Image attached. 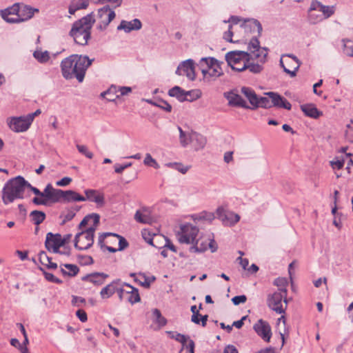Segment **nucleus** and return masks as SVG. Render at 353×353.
Masks as SVG:
<instances>
[{
    "instance_id": "nucleus-1",
    "label": "nucleus",
    "mask_w": 353,
    "mask_h": 353,
    "mask_svg": "<svg viewBox=\"0 0 353 353\" xmlns=\"http://www.w3.org/2000/svg\"><path fill=\"white\" fill-rule=\"evenodd\" d=\"M247 51L235 50L228 52L225 59L234 70L242 72L248 69L250 72L258 74L263 70L267 61L268 49L261 47L256 38H252L248 43Z\"/></svg>"
},
{
    "instance_id": "nucleus-2",
    "label": "nucleus",
    "mask_w": 353,
    "mask_h": 353,
    "mask_svg": "<svg viewBox=\"0 0 353 353\" xmlns=\"http://www.w3.org/2000/svg\"><path fill=\"white\" fill-rule=\"evenodd\" d=\"M177 239L181 243L190 245L189 251L192 253H201L208 248L214 252L218 248L213 239L201 234L199 229L192 223L181 225Z\"/></svg>"
},
{
    "instance_id": "nucleus-3",
    "label": "nucleus",
    "mask_w": 353,
    "mask_h": 353,
    "mask_svg": "<svg viewBox=\"0 0 353 353\" xmlns=\"http://www.w3.org/2000/svg\"><path fill=\"white\" fill-rule=\"evenodd\" d=\"M92 61L93 59H90L87 56L72 54L61 63L62 75L66 79L76 78L79 82H82Z\"/></svg>"
},
{
    "instance_id": "nucleus-4",
    "label": "nucleus",
    "mask_w": 353,
    "mask_h": 353,
    "mask_svg": "<svg viewBox=\"0 0 353 353\" xmlns=\"http://www.w3.org/2000/svg\"><path fill=\"white\" fill-rule=\"evenodd\" d=\"M89 221H92L93 225L79 232L75 236L74 247L79 250H88L93 245L95 228L99 223V216L97 214H93L85 216L80 223L79 226H85Z\"/></svg>"
},
{
    "instance_id": "nucleus-5",
    "label": "nucleus",
    "mask_w": 353,
    "mask_h": 353,
    "mask_svg": "<svg viewBox=\"0 0 353 353\" xmlns=\"http://www.w3.org/2000/svg\"><path fill=\"white\" fill-rule=\"evenodd\" d=\"M94 21L92 14H88L73 23L70 36L73 38L75 43L82 46L88 43Z\"/></svg>"
},
{
    "instance_id": "nucleus-6",
    "label": "nucleus",
    "mask_w": 353,
    "mask_h": 353,
    "mask_svg": "<svg viewBox=\"0 0 353 353\" xmlns=\"http://www.w3.org/2000/svg\"><path fill=\"white\" fill-rule=\"evenodd\" d=\"M26 181L22 176H17L9 180L3 189V201L6 205L18 199H23L26 190Z\"/></svg>"
},
{
    "instance_id": "nucleus-7",
    "label": "nucleus",
    "mask_w": 353,
    "mask_h": 353,
    "mask_svg": "<svg viewBox=\"0 0 353 353\" xmlns=\"http://www.w3.org/2000/svg\"><path fill=\"white\" fill-rule=\"evenodd\" d=\"M222 62L214 57H203L199 61V67L203 75V79L205 82H211L216 80L223 75L221 68Z\"/></svg>"
},
{
    "instance_id": "nucleus-8",
    "label": "nucleus",
    "mask_w": 353,
    "mask_h": 353,
    "mask_svg": "<svg viewBox=\"0 0 353 353\" xmlns=\"http://www.w3.org/2000/svg\"><path fill=\"white\" fill-rule=\"evenodd\" d=\"M287 295L288 294L285 291L283 292H274L268 294L267 298L268 306L277 314H285L288 303Z\"/></svg>"
},
{
    "instance_id": "nucleus-9",
    "label": "nucleus",
    "mask_w": 353,
    "mask_h": 353,
    "mask_svg": "<svg viewBox=\"0 0 353 353\" xmlns=\"http://www.w3.org/2000/svg\"><path fill=\"white\" fill-rule=\"evenodd\" d=\"M301 62L299 59L292 54H283L280 59V65L284 72L291 77H294L299 70Z\"/></svg>"
},
{
    "instance_id": "nucleus-10",
    "label": "nucleus",
    "mask_w": 353,
    "mask_h": 353,
    "mask_svg": "<svg viewBox=\"0 0 353 353\" xmlns=\"http://www.w3.org/2000/svg\"><path fill=\"white\" fill-rule=\"evenodd\" d=\"M6 123L12 131L17 133L26 132L32 125L26 115L8 117Z\"/></svg>"
},
{
    "instance_id": "nucleus-11",
    "label": "nucleus",
    "mask_w": 353,
    "mask_h": 353,
    "mask_svg": "<svg viewBox=\"0 0 353 353\" xmlns=\"http://www.w3.org/2000/svg\"><path fill=\"white\" fill-rule=\"evenodd\" d=\"M217 218L224 225L232 226L240 220V216L233 212L225 210L223 207H219L216 210Z\"/></svg>"
},
{
    "instance_id": "nucleus-12",
    "label": "nucleus",
    "mask_w": 353,
    "mask_h": 353,
    "mask_svg": "<svg viewBox=\"0 0 353 353\" xmlns=\"http://www.w3.org/2000/svg\"><path fill=\"white\" fill-rule=\"evenodd\" d=\"M66 239H63L61 235L59 234H52L48 232L46 234L45 245L48 250L54 253L59 252V249L63 246Z\"/></svg>"
},
{
    "instance_id": "nucleus-13",
    "label": "nucleus",
    "mask_w": 353,
    "mask_h": 353,
    "mask_svg": "<svg viewBox=\"0 0 353 353\" xmlns=\"http://www.w3.org/2000/svg\"><path fill=\"white\" fill-rule=\"evenodd\" d=\"M175 73L177 75H185L190 81L196 79L194 61L192 59H187L182 61L178 65Z\"/></svg>"
},
{
    "instance_id": "nucleus-14",
    "label": "nucleus",
    "mask_w": 353,
    "mask_h": 353,
    "mask_svg": "<svg viewBox=\"0 0 353 353\" xmlns=\"http://www.w3.org/2000/svg\"><path fill=\"white\" fill-rule=\"evenodd\" d=\"M119 280H115L103 288L100 292V296L103 299L111 297L115 292H117L119 299H123L125 289L119 287Z\"/></svg>"
},
{
    "instance_id": "nucleus-15",
    "label": "nucleus",
    "mask_w": 353,
    "mask_h": 353,
    "mask_svg": "<svg viewBox=\"0 0 353 353\" xmlns=\"http://www.w3.org/2000/svg\"><path fill=\"white\" fill-rule=\"evenodd\" d=\"M241 28L246 33L253 34L252 38L259 37L262 32V26L260 22L254 19H248L243 21Z\"/></svg>"
},
{
    "instance_id": "nucleus-16",
    "label": "nucleus",
    "mask_w": 353,
    "mask_h": 353,
    "mask_svg": "<svg viewBox=\"0 0 353 353\" xmlns=\"http://www.w3.org/2000/svg\"><path fill=\"white\" fill-rule=\"evenodd\" d=\"M110 236L114 239V241L116 242L118 241L119 248L117 250H119V251L123 250L128 246V243L124 237L114 233L105 232L101 234L98 238V244L101 248H103L104 246V240L105 238Z\"/></svg>"
},
{
    "instance_id": "nucleus-17",
    "label": "nucleus",
    "mask_w": 353,
    "mask_h": 353,
    "mask_svg": "<svg viewBox=\"0 0 353 353\" xmlns=\"http://www.w3.org/2000/svg\"><path fill=\"white\" fill-rule=\"evenodd\" d=\"M254 330L265 341L269 342L272 336L270 325L260 319L254 325Z\"/></svg>"
},
{
    "instance_id": "nucleus-18",
    "label": "nucleus",
    "mask_w": 353,
    "mask_h": 353,
    "mask_svg": "<svg viewBox=\"0 0 353 353\" xmlns=\"http://www.w3.org/2000/svg\"><path fill=\"white\" fill-rule=\"evenodd\" d=\"M19 4L15 3L11 7L1 10V17L8 23H19Z\"/></svg>"
},
{
    "instance_id": "nucleus-19",
    "label": "nucleus",
    "mask_w": 353,
    "mask_h": 353,
    "mask_svg": "<svg viewBox=\"0 0 353 353\" xmlns=\"http://www.w3.org/2000/svg\"><path fill=\"white\" fill-rule=\"evenodd\" d=\"M134 220L143 224H152L155 221L154 218L151 214L149 208H141L136 211L134 216Z\"/></svg>"
},
{
    "instance_id": "nucleus-20",
    "label": "nucleus",
    "mask_w": 353,
    "mask_h": 353,
    "mask_svg": "<svg viewBox=\"0 0 353 353\" xmlns=\"http://www.w3.org/2000/svg\"><path fill=\"white\" fill-rule=\"evenodd\" d=\"M108 277V275L103 272H93L83 276L81 278V280L85 282L90 283L94 285L99 286L105 283Z\"/></svg>"
},
{
    "instance_id": "nucleus-21",
    "label": "nucleus",
    "mask_w": 353,
    "mask_h": 353,
    "mask_svg": "<svg viewBox=\"0 0 353 353\" xmlns=\"http://www.w3.org/2000/svg\"><path fill=\"white\" fill-rule=\"evenodd\" d=\"M115 12L108 6H104L98 10V17L101 20V23L105 27L114 18Z\"/></svg>"
},
{
    "instance_id": "nucleus-22",
    "label": "nucleus",
    "mask_w": 353,
    "mask_h": 353,
    "mask_svg": "<svg viewBox=\"0 0 353 353\" xmlns=\"http://www.w3.org/2000/svg\"><path fill=\"white\" fill-rule=\"evenodd\" d=\"M142 23L138 19H134L132 21L122 20L117 27L118 30H123L126 33L131 31L139 30L141 28Z\"/></svg>"
},
{
    "instance_id": "nucleus-23",
    "label": "nucleus",
    "mask_w": 353,
    "mask_h": 353,
    "mask_svg": "<svg viewBox=\"0 0 353 353\" xmlns=\"http://www.w3.org/2000/svg\"><path fill=\"white\" fill-rule=\"evenodd\" d=\"M224 97L228 101V103L231 106L249 108L245 101L239 94L234 92H225Z\"/></svg>"
},
{
    "instance_id": "nucleus-24",
    "label": "nucleus",
    "mask_w": 353,
    "mask_h": 353,
    "mask_svg": "<svg viewBox=\"0 0 353 353\" xmlns=\"http://www.w3.org/2000/svg\"><path fill=\"white\" fill-rule=\"evenodd\" d=\"M85 194V201L94 202L99 206H102L104 204V195L97 190L88 189L84 191Z\"/></svg>"
},
{
    "instance_id": "nucleus-25",
    "label": "nucleus",
    "mask_w": 353,
    "mask_h": 353,
    "mask_svg": "<svg viewBox=\"0 0 353 353\" xmlns=\"http://www.w3.org/2000/svg\"><path fill=\"white\" fill-rule=\"evenodd\" d=\"M171 338L180 342L182 347L187 349L189 353H194V343L189 337L179 333H172Z\"/></svg>"
},
{
    "instance_id": "nucleus-26",
    "label": "nucleus",
    "mask_w": 353,
    "mask_h": 353,
    "mask_svg": "<svg viewBox=\"0 0 353 353\" xmlns=\"http://www.w3.org/2000/svg\"><path fill=\"white\" fill-rule=\"evenodd\" d=\"M268 95H270V97L272 106L283 108L286 110L291 109V104L285 98L274 92H270L268 93Z\"/></svg>"
},
{
    "instance_id": "nucleus-27",
    "label": "nucleus",
    "mask_w": 353,
    "mask_h": 353,
    "mask_svg": "<svg viewBox=\"0 0 353 353\" xmlns=\"http://www.w3.org/2000/svg\"><path fill=\"white\" fill-rule=\"evenodd\" d=\"M39 10L36 8H32L30 6H24L20 7L19 6V23L27 21L31 19L35 12H38Z\"/></svg>"
},
{
    "instance_id": "nucleus-28",
    "label": "nucleus",
    "mask_w": 353,
    "mask_h": 353,
    "mask_svg": "<svg viewBox=\"0 0 353 353\" xmlns=\"http://www.w3.org/2000/svg\"><path fill=\"white\" fill-rule=\"evenodd\" d=\"M301 110L307 117L312 119H317L323 114L313 103L303 104L301 105Z\"/></svg>"
},
{
    "instance_id": "nucleus-29",
    "label": "nucleus",
    "mask_w": 353,
    "mask_h": 353,
    "mask_svg": "<svg viewBox=\"0 0 353 353\" xmlns=\"http://www.w3.org/2000/svg\"><path fill=\"white\" fill-rule=\"evenodd\" d=\"M207 143L206 138L201 134L194 132L192 134L191 144L195 150H200L205 148Z\"/></svg>"
},
{
    "instance_id": "nucleus-30",
    "label": "nucleus",
    "mask_w": 353,
    "mask_h": 353,
    "mask_svg": "<svg viewBox=\"0 0 353 353\" xmlns=\"http://www.w3.org/2000/svg\"><path fill=\"white\" fill-rule=\"evenodd\" d=\"M85 199L84 196L80 195L75 191L73 190H63V202H77V201H85Z\"/></svg>"
},
{
    "instance_id": "nucleus-31",
    "label": "nucleus",
    "mask_w": 353,
    "mask_h": 353,
    "mask_svg": "<svg viewBox=\"0 0 353 353\" xmlns=\"http://www.w3.org/2000/svg\"><path fill=\"white\" fill-rule=\"evenodd\" d=\"M54 189L51 184H48L41 192L42 196L39 198H33L32 202L36 205H47V199Z\"/></svg>"
},
{
    "instance_id": "nucleus-32",
    "label": "nucleus",
    "mask_w": 353,
    "mask_h": 353,
    "mask_svg": "<svg viewBox=\"0 0 353 353\" xmlns=\"http://www.w3.org/2000/svg\"><path fill=\"white\" fill-rule=\"evenodd\" d=\"M241 93L248 99L250 104L253 106V109L256 108V105L259 103L258 97L255 92L250 88L242 87Z\"/></svg>"
},
{
    "instance_id": "nucleus-33",
    "label": "nucleus",
    "mask_w": 353,
    "mask_h": 353,
    "mask_svg": "<svg viewBox=\"0 0 353 353\" xmlns=\"http://www.w3.org/2000/svg\"><path fill=\"white\" fill-rule=\"evenodd\" d=\"M88 4V0H72L69 6L68 12L70 14H74L77 10L86 8Z\"/></svg>"
},
{
    "instance_id": "nucleus-34",
    "label": "nucleus",
    "mask_w": 353,
    "mask_h": 353,
    "mask_svg": "<svg viewBox=\"0 0 353 353\" xmlns=\"http://www.w3.org/2000/svg\"><path fill=\"white\" fill-rule=\"evenodd\" d=\"M141 235L143 238V239L147 242L148 244L155 247V248H160L159 245L154 243V241H157V240H159V239H157V236H159V234H156L154 233H152L149 229H143L141 231Z\"/></svg>"
},
{
    "instance_id": "nucleus-35",
    "label": "nucleus",
    "mask_w": 353,
    "mask_h": 353,
    "mask_svg": "<svg viewBox=\"0 0 353 353\" xmlns=\"http://www.w3.org/2000/svg\"><path fill=\"white\" fill-rule=\"evenodd\" d=\"M128 288L129 290H125V294H128V301L131 303L134 304L140 301V296L138 292V290L130 285L125 284Z\"/></svg>"
},
{
    "instance_id": "nucleus-36",
    "label": "nucleus",
    "mask_w": 353,
    "mask_h": 353,
    "mask_svg": "<svg viewBox=\"0 0 353 353\" xmlns=\"http://www.w3.org/2000/svg\"><path fill=\"white\" fill-rule=\"evenodd\" d=\"M61 272L63 275H67L69 276H74L79 272V268L77 265L74 264H61L60 265Z\"/></svg>"
},
{
    "instance_id": "nucleus-37",
    "label": "nucleus",
    "mask_w": 353,
    "mask_h": 353,
    "mask_svg": "<svg viewBox=\"0 0 353 353\" xmlns=\"http://www.w3.org/2000/svg\"><path fill=\"white\" fill-rule=\"evenodd\" d=\"M39 261L41 264L48 269H57V264L52 262L51 258H50L46 252L41 251L39 253Z\"/></svg>"
},
{
    "instance_id": "nucleus-38",
    "label": "nucleus",
    "mask_w": 353,
    "mask_h": 353,
    "mask_svg": "<svg viewBox=\"0 0 353 353\" xmlns=\"http://www.w3.org/2000/svg\"><path fill=\"white\" fill-rule=\"evenodd\" d=\"M168 94L170 97H176L180 101L187 100L186 91L183 90L179 86H174L169 90Z\"/></svg>"
},
{
    "instance_id": "nucleus-39",
    "label": "nucleus",
    "mask_w": 353,
    "mask_h": 353,
    "mask_svg": "<svg viewBox=\"0 0 353 353\" xmlns=\"http://www.w3.org/2000/svg\"><path fill=\"white\" fill-rule=\"evenodd\" d=\"M179 132V141L183 147H186L192 141V134L194 132L184 131L180 126H178Z\"/></svg>"
},
{
    "instance_id": "nucleus-40",
    "label": "nucleus",
    "mask_w": 353,
    "mask_h": 353,
    "mask_svg": "<svg viewBox=\"0 0 353 353\" xmlns=\"http://www.w3.org/2000/svg\"><path fill=\"white\" fill-rule=\"evenodd\" d=\"M132 92V88L128 86L117 87L112 85L106 92H103L104 95H109L111 93L120 92L121 96L127 95Z\"/></svg>"
},
{
    "instance_id": "nucleus-41",
    "label": "nucleus",
    "mask_w": 353,
    "mask_h": 353,
    "mask_svg": "<svg viewBox=\"0 0 353 353\" xmlns=\"http://www.w3.org/2000/svg\"><path fill=\"white\" fill-rule=\"evenodd\" d=\"M63 190L61 189H54L49 197L47 199V205L50 203H54L63 201Z\"/></svg>"
},
{
    "instance_id": "nucleus-42",
    "label": "nucleus",
    "mask_w": 353,
    "mask_h": 353,
    "mask_svg": "<svg viewBox=\"0 0 353 353\" xmlns=\"http://www.w3.org/2000/svg\"><path fill=\"white\" fill-rule=\"evenodd\" d=\"M30 217L34 224L39 225L45 220L46 214L41 211L34 210L30 213Z\"/></svg>"
},
{
    "instance_id": "nucleus-43",
    "label": "nucleus",
    "mask_w": 353,
    "mask_h": 353,
    "mask_svg": "<svg viewBox=\"0 0 353 353\" xmlns=\"http://www.w3.org/2000/svg\"><path fill=\"white\" fill-rule=\"evenodd\" d=\"M33 56L39 63H42L50 59V54L47 50H37L34 52Z\"/></svg>"
},
{
    "instance_id": "nucleus-44",
    "label": "nucleus",
    "mask_w": 353,
    "mask_h": 353,
    "mask_svg": "<svg viewBox=\"0 0 353 353\" xmlns=\"http://www.w3.org/2000/svg\"><path fill=\"white\" fill-rule=\"evenodd\" d=\"M274 284L278 287V292H283L284 291L288 294L287 286L288 284V280L285 278L279 277L274 280Z\"/></svg>"
},
{
    "instance_id": "nucleus-45",
    "label": "nucleus",
    "mask_w": 353,
    "mask_h": 353,
    "mask_svg": "<svg viewBox=\"0 0 353 353\" xmlns=\"http://www.w3.org/2000/svg\"><path fill=\"white\" fill-rule=\"evenodd\" d=\"M131 276L134 277V281L139 282L141 285L145 288H149L151 283V281L149 278H147L143 274H139L136 275L135 274H131Z\"/></svg>"
},
{
    "instance_id": "nucleus-46",
    "label": "nucleus",
    "mask_w": 353,
    "mask_h": 353,
    "mask_svg": "<svg viewBox=\"0 0 353 353\" xmlns=\"http://www.w3.org/2000/svg\"><path fill=\"white\" fill-rule=\"evenodd\" d=\"M143 164L145 166L152 167L154 169L160 168L158 162L154 159L150 153H146L143 159Z\"/></svg>"
},
{
    "instance_id": "nucleus-47",
    "label": "nucleus",
    "mask_w": 353,
    "mask_h": 353,
    "mask_svg": "<svg viewBox=\"0 0 353 353\" xmlns=\"http://www.w3.org/2000/svg\"><path fill=\"white\" fill-rule=\"evenodd\" d=\"M343 53L348 57H353V43L350 40H343Z\"/></svg>"
},
{
    "instance_id": "nucleus-48",
    "label": "nucleus",
    "mask_w": 353,
    "mask_h": 353,
    "mask_svg": "<svg viewBox=\"0 0 353 353\" xmlns=\"http://www.w3.org/2000/svg\"><path fill=\"white\" fill-rule=\"evenodd\" d=\"M308 20L311 23L316 24L324 20L323 15L317 14L316 12L308 11Z\"/></svg>"
},
{
    "instance_id": "nucleus-49",
    "label": "nucleus",
    "mask_w": 353,
    "mask_h": 353,
    "mask_svg": "<svg viewBox=\"0 0 353 353\" xmlns=\"http://www.w3.org/2000/svg\"><path fill=\"white\" fill-rule=\"evenodd\" d=\"M77 261L81 265H89L94 263L92 257L89 255L79 254Z\"/></svg>"
},
{
    "instance_id": "nucleus-50",
    "label": "nucleus",
    "mask_w": 353,
    "mask_h": 353,
    "mask_svg": "<svg viewBox=\"0 0 353 353\" xmlns=\"http://www.w3.org/2000/svg\"><path fill=\"white\" fill-rule=\"evenodd\" d=\"M335 12V7L332 6H323L322 10H321V15H323V19H327L330 17L332 14H334Z\"/></svg>"
},
{
    "instance_id": "nucleus-51",
    "label": "nucleus",
    "mask_w": 353,
    "mask_h": 353,
    "mask_svg": "<svg viewBox=\"0 0 353 353\" xmlns=\"http://www.w3.org/2000/svg\"><path fill=\"white\" fill-rule=\"evenodd\" d=\"M259 103L256 105V108L262 107L264 108H270L272 107L270 95L268 97L258 98Z\"/></svg>"
},
{
    "instance_id": "nucleus-52",
    "label": "nucleus",
    "mask_w": 353,
    "mask_h": 353,
    "mask_svg": "<svg viewBox=\"0 0 353 353\" xmlns=\"http://www.w3.org/2000/svg\"><path fill=\"white\" fill-rule=\"evenodd\" d=\"M156 238L159 239V240L163 241L164 242L163 246H161L159 248L166 247L174 252H176V247L171 243V241L168 238L163 235L157 236Z\"/></svg>"
},
{
    "instance_id": "nucleus-53",
    "label": "nucleus",
    "mask_w": 353,
    "mask_h": 353,
    "mask_svg": "<svg viewBox=\"0 0 353 353\" xmlns=\"http://www.w3.org/2000/svg\"><path fill=\"white\" fill-rule=\"evenodd\" d=\"M77 148L80 153L85 155L87 158L92 159L93 157V153L88 150L87 146L77 145Z\"/></svg>"
},
{
    "instance_id": "nucleus-54",
    "label": "nucleus",
    "mask_w": 353,
    "mask_h": 353,
    "mask_svg": "<svg viewBox=\"0 0 353 353\" xmlns=\"http://www.w3.org/2000/svg\"><path fill=\"white\" fill-rule=\"evenodd\" d=\"M323 4L317 1V0H312V3H311V5H310V9L308 11H310V12H321V10H322V8H323Z\"/></svg>"
},
{
    "instance_id": "nucleus-55",
    "label": "nucleus",
    "mask_w": 353,
    "mask_h": 353,
    "mask_svg": "<svg viewBox=\"0 0 353 353\" xmlns=\"http://www.w3.org/2000/svg\"><path fill=\"white\" fill-rule=\"evenodd\" d=\"M152 313L157 318V321L159 325H165L166 324V319L162 316L161 312L158 309H154Z\"/></svg>"
},
{
    "instance_id": "nucleus-56",
    "label": "nucleus",
    "mask_w": 353,
    "mask_h": 353,
    "mask_svg": "<svg viewBox=\"0 0 353 353\" xmlns=\"http://www.w3.org/2000/svg\"><path fill=\"white\" fill-rule=\"evenodd\" d=\"M187 96L190 95L191 97V101L198 99L201 97L202 92L199 89L192 90L190 91H187Z\"/></svg>"
},
{
    "instance_id": "nucleus-57",
    "label": "nucleus",
    "mask_w": 353,
    "mask_h": 353,
    "mask_svg": "<svg viewBox=\"0 0 353 353\" xmlns=\"http://www.w3.org/2000/svg\"><path fill=\"white\" fill-rule=\"evenodd\" d=\"M232 25L229 26L228 30L223 33V39L228 42L235 43V41L232 40L233 32L232 30Z\"/></svg>"
},
{
    "instance_id": "nucleus-58",
    "label": "nucleus",
    "mask_w": 353,
    "mask_h": 353,
    "mask_svg": "<svg viewBox=\"0 0 353 353\" xmlns=\"http://www.w3.org/2000/svg\"><path fill=\"white\" fill-rule=\"evenodd\" d=\"M132 163L131 162L130 163H125V164H119V163H116L114 165V172L117 174H121L123 170L130 166H132Z\"/></svg>"
},
{
    "instance_id": "nucleus-59",
    "label": "nucleus",
    "mask_w": 353,
    "mask_h": 353,
    "mask_svg": "<svg viewBox=\"0 0 353 353\" xmlns=\"http://www.w3.org/2000/svg\"><path fill=\"white\" fill-rule=\"evenodd\" d=\"M190 168V166L189 165H185L182 164L181 163H177L176 164L174 170H177L178 172H181V174H185Z\"/></svg>"
},
{
    "instance_id": "nucleus-60",
    "label": "nucleus",
    "mask_w": 353,
    "mask_h": 353,
    "mask_svg": "<svg viewBox=\"0 0 353 353\" xmlns=\"http://www.w3.org/2000/svg\"><path fill=\"white\" fill-rule=\"evenodd\" d=\"M247 297L245 295L236 296L232 299V301L235 305L244 303H245Z\"/></svg>"
},
{
    "instance_id": "nucleus-61",
    "label": "nucleus",
    "mask_w": 353,
    "mask_h": 353,
    "mask_svg": "<svg viewBox=\"0 0 353 353\" xmlns=\"http://www.w3.org/2000/svg\"><path fill=\"white\" fill-rule=\"evenodd\" d=\"M72 182V178L65 176L56 182V185L59 187H64L68 185Z\"/></svg>"
},
{
    "instance_id": "nucleus-62",
    "label": "nucleus",
    "mask_w": 353,
    "mask_h": 353,
    "mask_svg": "<svg viewBox=\"0 0 353 353\" xmlns=\"http://www.w3.org/2000/svg\"><path fill=\"white\" fill-rule=\"evenodd\" d=\"M85 303V299L81 296H73L72 299V305L80 307L82 304Z\"/></svg>"
},
{
    "instance_id": "nucleus-63",
    "label": "nucleus",
    "mask_w": 353,
    "mask_h": 353,
    "mask_svg": "<svg viewBox=\"0 0 353 353\" xmlns=\"http://www.w3.org/2000/svg\"><path fill=\"white\" fill-rule=\"evenodd\" d=\"M76 315L81 322H85L88 320L86 312L83 310H78Z\"/></svg>"
},
{
    "instance_id": "nucleus-64",
    "label": "nucleus",
    "mask_w": 353,
    "mask_h": 353,
    "mask_svg": "<svg viewBox=\"0 0 353 353\" xmlns=\"http://www.w3.org/2000/svg\"><path fill=\"white\" fill-rule=\"evenodd\" d=\"M223 353H239V352L233 345H228L224 348Z\"/></svg>"
}]
</instances>
